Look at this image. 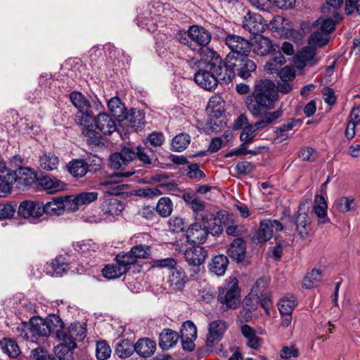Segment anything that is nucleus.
<instances>
[{
	"label": "nucleus",
	"instance_id": "3",
	"mask_svg": "<svg viewBox=\"0 0 360 360\" xmlns=\"http://www.w3.org/2000/svg\"><path fill=\"white\" fill-rule=\"evenodd\" d=\"M223 231V228L218 224V219H212L209 222L195 220L186 231L187 241L193 244L204 243L210 234L219 236Z\"/></svg>",
	"mask_w": 360,
	"mask_h": 360
},
{
	"label": "nucleus",
	"instance_id": "60",
	"mask_svg": "<svg viewBox=\"0 0 360 360\" xmlns=\"http://www.w3.org/2000/svg\"><path fill=\"white\" fill-rule=\"evenodd\" d=\"M212 117H214V115L211 114L210 117L206 122L203 124L202 129L206 134H210L213 131H218L220 130L222 126L221 121H217V118L214 120Z\"/></svg>",
	"mask_w": 360,
	"mask_h": 360
},
{
	"label": "nucleus",
	"instance_id": "2",
	"mask_svg": "<svg viewBox=\"0 0 360 360\" xmlns=\"http://www.w3.org/2000/svg\"><path fill=\"white\" fill-rule=\"evenodd\" d=\"M62 325V320L57 315L49 316L46 319L33 317L30 321L28 332H25L26 326L24 324L18 326V330L20 332V336L24 339L34 338L37 340L40 337L49 336L52 331L56 332V329L61 328Z\"/></svg>",
	"mask_w": 360,
	"mask_h": 360
},
{
	"label": "nucleus",
	"instance_id": "19",
	"mask_svg": "<svg viewBox=\"0 0 360 360\" xmlns=\"http://www.w3.org/2000/svg\"><path fill=\"white\" fill-rule=\"evenodd\" d=\"M38 184L47 193L53 194L65 190L66 184L62 181L49 175L40 177Z\"/></svg>",
	"mask_w": 360,
	"mask_h": 360
},
{
	"label": "nucleus",
	"instance_id": "31",
	"mask_svg": "<svg viewBox=\"0 0 360 360\" xmlns=\"http://www.w3.org/2000/svg\"><path fill=\"white\" fill-rule=\"evenodd\" d=\"M156 348L155 342L148 339H140L136 345H134L135 352L141 357L146 358L151 356Z\"/></svg>",
	"mask_w": 360,
	"mask_h": 360
},
{
	"label": "nucleus",
	"instance_id": "41",
	"mask_svg": "<svg viewBox=\"0 0 360 360\" xmlns=\"http://www.w3.org/2000/svg\"><path fill=\"white\" fill-rule=\"evenodd\" d=\"M0 346L9 357L17 358L20 353L18 344L11 338H3L0 341Z\"/></svg>",
	"mask_w": 360,
	"mask_h": 360
},
{
	"label": "nucleus",
	"instance_id": "57",
	"mask_svg": "<svg viewBox=\"0 0 360 360\" xmlns=\"http://www.w3.org/2000/svg\"><path fill=\"white\" fill-rule=\"evenodd\" d=\"M300 56L305 63L313 65L317 63L315 57V49L312 46H306L300 51Z\"/></svg>",
	"mask_w": 360,
	"mask_h": 360
},
{
	"label": "nucleus",
	"instance_id": "44",
	"mask_svg": "<svg viewBox=\"0 0 360 360\" xmlns=\"http://www.w3.org/2000/svg\"><path fill=\"white\" fill-rule=\"evenodd\" d=\"M125 269L117 264H107L102 270L103 276L108 279H115L125 274Z\"/></svg>",
	"mask_w": 360,
	"mask_h": 360
},
{
	"label": "nucleus",
	"instance_id": "32",
	"mask_svg": "<svg viewBox=\"0 0 360 360\" xmlns=\"http://www.w3.org/2000/svg\"><path fill=\"white\" fill-rule=\"evenodd\" d=\"M124 208L123 203L115 198L105 200L102 205V211L103 213L113 217L120 214Z\"/></svg>",
	"mask_w": 360,
	"mask_h": 360
},
{
	"label": "nucleus",
	"instance_id": "42",
	"mask_svg": "<svg viewBox=\"0 0 360 360\" xmlns=\"http://www.w3.org/2000/svg\"><path fill=\"white\" fill-rule=\"evenodd\" d=\"M70 99L79 112H87V110L91 109L89 101L79 92L71 93Z\"/></svg>",
	"mask_w": 360,
	"mask_h": 360
},
{
	"label": "nucleus",
	"instance_id": "21",
	"mask_svg": "<svg viewBox=\"0 0 360 360\" xmlns=\"http://www.w3.org/2000/svg\"><path fill=\"white\" fill-rule=\"evenodd\" d=\"M207 257V250L201 246H194L184 252L185 259L190 265L200 266L205 262Z\"/></svg>",
	"mask_w": 360,
	"mask_h": 360
},
{
	"label": "nucleus",
	"instance_id": "35",
	"mask_svg": "<svg viewBox=\"0 0 360 360\" xmlns=\"http://www.w3.org/2000/svg\"><path fill=\"white\" fill-rule=\"evenodd\" d=\"M257 55L264 56L268 54L272 49V44L269 39L263 36L255 38L251 44V49Z\"/></svg>",
	"mask_w": 360,
	"mask_h": 360
},
{
	"label": "nucleus",
	"instance_id": "48",
	"mask_svg": "<svg viewBox=\"0 0 360 360\" xmlns=\"http://www.w3.org/2000/svg\"><path fill=\"white\" fill-rule=\"evenodd\" d=\"M222 103L223 101L219 96H212L207 103V110L215 117H220L223 114Z\"/></svg>",
	"mask_w": 360,
	"mask_h": 360
},
{
	"label": "nucleus",
	"instance_id": "55",
	"mask_svg": "<svg viewBox=\"0 0 360 360\" xmlns=\"http://www.w3.org/2000/svg\"><path fill=\"white\" fill-rule=\"evenodd\" d=\"M111 349L105 341H99L96 344V355L98 360H106L110 356Z\"/></svg>",
	"mask_w": 360,
	"mask_h": 360
},
{
	"label": "nucleus",
	"instance_id": "58",
	"mask_svg": "<svg viewBox=\"0 0 360 360\" xmlns=\"http://www.w3.org/2000/svg\"><path fill=\"white\" fill-rule=\"evenodd\" d=\"M82 133L89 144H96L99 141L100 135L93 129L92 125H88L84 128Z\"/></svg>",
	"mask_w": 360,
	"mask_h": 360
},
{
	"label": "nucleus",
	"instance_id": "17",
	"mask_svg": "<svg viewBox=\"0 0 360 360\" xmlns=\"http://www.w3.org/2000/svg\"><path fill=\"white\" fill-rule=\"evenodd\" d=\"M307 204L305 202L300 205L296 219L297 230L302 238L308 235L310 229L311 221L307 215Z\"/></svg>",
	"mask_w": 360,
	"mask_h": 360
},
{
	"label": "nucleus",
	"instance_id": "24",
	"mask_svg": "<svg viewBox=\"0 0 360 360\" xmlns=\"http://www.w3.org/2000/svg\"><path fill=\"white\" fill-rule=\"evenodd\" d=\"M206 68L212 72L214 75L216 76L217 79H218V82L220 81L228 84L231 82V81H226L225 79L226 76H227V65H226V57L225 58L224 60L222 61L221 59L216 58L215 59H212L211 61L208 62L206 65Z\"/></svg>",
	"mask_w": 360,
	"mask_h": 360
},
{
	"label": "nucleus",
	"instance_id": "51",
	"mask_svg": "<svg viewBox=\"0 0 360 360\" xmlns=\"http://www.w3.org/2000/svg\"><path fill=\"white\" fill-rule=\"evenodd\" d=\"M328 35L319 30L311 34L309 39V44L314 46H323L328 43Z\"/></svg>",
	"mask_w": 360,
	"mask_h": 360
},
{
	"label": "nucleus",
	"instance_id": "8",
	"mask_svg": "<svg viewBox=\"0 0 360 360\" xmlns=\"http://www.w3.org/2000/svg\"><path fill=\"white\" fill-rule=\"evenodd\" d=\"M218 300L226 309H236L240 304L238 280L231 277L229 282L219 290Z\"/></svg>",
	"mask_w": 360,
	"mask_h": 360
},
{
	"label": "nucleus",
	"instance_id": "26",
	"mask_svg": "<svg viewBox=\"0 0 360 360\" xmlns=\"http://www.w3.org/2000/svg\"><path fill=\"white\" fill-rule=\"evenodd\" d=\"M94 121L96 128L104 134L110 135L116 130L114 119L107 113H100Z\"/></svg>",
	"mask_w": 360,
	"mask_h": 360
},
{
	"label": "nucleus",
	"instance_id": "5",
	"mask_svg": "<svg viewBox=\"0 0 360 360\" xmlns=\"http://www.w3.org/2000/svg\"><path fill=\"white\" fill-rule=\"evenodd\" d=\"M182 198L193 211L195 220L209 222L212 219H217L214 213L211 212L210 206L202 200L196 193L189 191L184 192Z\"/></svg>",
	"mask_w": 360,
	"mask_h": 360
},
{
	"label": "nucleus",
	"instance_id": "59",
	"mask_svg": "<svg viewBox=\"0 0 360 360\" xmlns=\"http://www.w3.org/2000/svg\"><path fill=\"white\" fill-rule=\"evenodd\" d=\"M259 295V305H261L265 311L269 314V311L272 304L269 292L266 290V288H260Z\"/></svg>",
	"mask_w": 360,
	"mask_h": 360
},
{
	"label": "nucleus",
	"instance_id": "43",
	"mask_svg": "<svg viewBox=\"0 0 360 360\" xmlns=\"http://www.w3.org/2000/svg\"><path fill=\"white\" fill-rule=\"evenodd\" d=\"M190 142L191 138L188 134H179L172 140V149L174 151L181 152L187 148Z\"/></svg>",
	"mask_w": 360,
	"mask_h": 360
},
{
	"label": "nucleus",
	"instance_id": "37",
	"mask_svg": "<svg viewBox=\"0 0 360 360\" xmlns=\"http://www.w3.org/2000/svg\"><path fill=\"white\" fill-rule=\"evenodd\" d=\"M39 166L46 171H52L57 169L59 164L58 157L52 153H46L39 157Z\"/></svg>",
	"mask_w": 360,
	"mask_h": 360
},
{
	"label": "nucleus",
	"instance_id": "25",
	"mask_svg": "<svg viewBox=\"0 0 360 360\" xmlns=\"http://www.w3.org/2000/svg\"><path fill=\"white\" fill-rule=\"evenodd\" d=\"M188 34L193 41L202 46H207L211 40L210 33L204 27L197 25L190 27Z\"/></svg>",
	"mask_w": 360,
	"mask_h": 360
},
{
	"label": "nucleus",
	"instance_id": "53",
	"mask_svg": "<svg viewBox=\"0 0 360 360\" xmlns=\"http://www.w3.org/2000/svg\"><path fill=\"white\" fill-rule=\"evenodd\" d=\"M180 332L181 338H197V328L191 321H186L182 324Z\"/></svg>",
	"mask_w": 360,
	"mask_h": 360
},
{
	"label": "nucleus",
	"instance_id": "38",
	"mask_svg": "<svg viewBox=\"0 0 360 360\" xmlns=\"http://www.w3.org/2000/svg\"><path fill=\"white\" fill-rule=\"evenodd\" d=\"M296 0H250L251 4L259 8L264 9L266 4L269 2L275 4L280 8L288 9L292 7Z\"/></svg>",
	"mask_w": 360,
	"mask_h": 360
},
{
	"label": "nucleus",
	"instance_id": "11",
	"mask_svg": "<svg viewBox=\"0 0 360 360\" xmlns=\"http://www.w3.org/2000/svg\"><path fill=\"white\" fill-rule=\"evenodd\" d=\"M135 158L136 153L131 148L124 147L120 152L110 155L109 165L115 169H122Z\"/></svg>",
	"mask_w": 360,
	"mask_h": 360
},
{
	"label": "nucleus",
	"instance_id": "56",
	"mask_svg": "<svg viewBox=\"0 0 360 360\" xmlns=\"http://www.w3.org/2000/svg\"><path fill=\"white\" fill-rule=\"evenodd\" d=\"M136 260L148 258L150 255V247L146 245H138L131 249Z\"/></svg>",
	"mask_w": 360,
	"mask_h": 360
},
{
	"label": "nucleus",
	"instance_id": "18",
	"mask_svg": "<svg viewBox=\"0 0 360 360\" xmlns=\"http://www.w3.org/2000/svg\"><path fill=\"white\" fill-rule=\"evenodd\" d=\"M194 79L200 87L209 91L214 89L218 84L216 76L207 68L196 72Z\"/></svg>",
	"mask_w": 360,
	"mask_h": 360
},
{
	"label": "nucleus",
	"instance_id": "39",
	"mask_svg": "<svg viewBox=\"0 0 360 360\" xmlns=\"http://www.w3.org/2000/svg\"><path fill=\"white\" fill-rule=\"evenodd\" d=\"M135 352L134 345L129 340H121L115 346V353L121 359L130 356Z\"/></svg>",
	"mask_w": 360,
	"mask_h": 360
},
{
	"label": "nucleus",
	"instance_id": "63",
	"mask_svg": "<svg viewBox=\"0 0 360 360\" xmlns=\"http://www.w3.org/2000/svg\"><path fill=\"white\" fill-rule=\"evenodd\" d=\"M92 118V112L90 110L87 112H79L76 115V122L80 126H83L86 128L88 125H91V121Z\"/></svg>",
	"mask_w": 360,
	"mask_h": 360
},
{
	"label": "nucleus",
	"instance_id": "29",
	"mask_svg": "<svg viewBox=\"0 0 360 360\" xmlns=\"http://www.w3.org/2000/svg\"><path fill=\"white\" fill-rule=\"evenodd\" d=\"M327 208L326 199L322 195H315L313 212L319 219V224H326L329 221L327 216Z\"/></svg>",
	"mask_w": 360,
	"mask_h": 360
},
{
	"label": "nucleus",
	"instance_id": "4",
	"mask_svg": "<svg viewBox=\"0 0 360 360\" xmlns=\"http://www.w3.org/2000/svg\"><path fill=\"white\" fill-rule=\"evenodd\" d=\"M226 65L228 70L224 78L226 81H232L236 77V74L243 79H247L251 76V73L255 72L257 65L254 61L246 58V56H240V58H233V54L226 56Z\"/></svg>",
	"mask_w": 360,
	"mask_h": 360
},
{
	"label": "nucleus",
	"instance_id": "50",
	"mask_svg": "<svg viewBox=\"0 0 360 360\" xmlns=\"http://www.w3.org/2000/svg\"><path fill=\"white\" fill-rule=\"evenodd\" d=\"M73 348H69L65 342H61L60 345L54 347L55 356L52 360H69L72 356Z\"/></svg>",
	"mask_w": 360,
	"mask_h": 360
},
{
	"label": "nucleus",
	"instance_id": "40",
	"mask_svg": "<svg viewBox=\"0 0 360 360\" xmlns=\"http://www.w3.org/2000/svg\"><path fill=\"white\" fill-rule=\"evenodd\" d=\"M89 168V163L82 160H75L69 163L68 171L75 177L84 176Z\"/></svg>",
	"mask_w": 360,
	"mask_h": 360
},
{
	"label": "nucleus",
	"instance_id": "28",
	"mask_svg": "<svg viewBox=\"0 0 360 360\" xmlns=\"http://www.w3.org/2000/svg\"><path fill=\"white\" fill-rule=\"evenodd\" d=\"M36 180V175L29 168L24 167L20 168L18 174H16V183L17 187L22 191H25L28 186L34 183Z\"/></svg>",
	"mask_w": 360,
	"mask_h": 360
},
{
	"label": "nucleus",
	"instance_id": "61",
	"mask_svg": "<svg viewBox=\"0 0 360 360\" xmlns=\"http://www.w3.org/2000/svg\"><path fill=\"white\" fill-rule=\"evenodd\" d=\"M353 202V198L342 197L335 201V206L338 211L344 213L352 209V204Z\"/></svg>",
	"mask_w": 360,
	"mask_h": 360
},
{
	"label": "nucleus",
	"instance_id": "22",
	"mask_svg": "<svg viewBox=\"0 0 360 360\" xmlns=\"http://www.w3.org/2000/svg\"><path fill=\"white\" fill-rule=\"evenodd\" d=\"M18 212L24 218H37L41 215V202L32 200L22 202L18 207Z\"/></svg>",
	"mask_w": 360,
	"mask_h": 360
},
{
	"label": "nucleus",
	"instance_id": "36",
	"mask_svg": "<svg viewBox=\"0 0 360 360\" xmlns=\"http://www.w3.org/2000/svg\"><path fill=\"white\" fill-rule=\"evenodd\" d=\"M109 110L119 121L124 120L126 111L123 103L117 97L112 98L108 103Z\"/></svg>",
	"mask_w": 360,
	"mask_h": 360
},
{
	"label": "nucleus",
	"instance_id": "34",
	"mask_svg": "<svg viewBox=\"0 0 360 360\" xmlns=\"http://www.w3.org/2000/svg\"><path fill=\"white\" fill-rule=\"evenodd\" d=\"M228 264V258L223 255H219L212 259L209 264V267L211 272L217 276H223L225 274Z\"/></svg>",
	"mask_w": 360,
	"mask_h": 360
},
{
	"label": "nucleus",
	"instance_id": "9",
	"mask_svg": "<svg viewBox=\"0 0 360 360\" xmlns=\"http://www.w3.org/2000/svg\"><path fill=\"white\" fill-rule=\"evenodd\" d=\"M283 229V224L276 219H263L259 223V228L256 232L255 240L264 243L270 240L277 232Z\"/></svg>",
	"mask_w": 360,
	"mask_h": 360
},
{
	"label": "nucleus",
	"instance_id": "45",
	"mask_svg": "<svg viewBox=\"0 0 360 360\" xmlns=\"http://www.w3.org/2000/svg\"><path fill=\"white\" fill-rule=\"evenodd\" d=\"M173 210V203L168 197L160 198L156 205L157 212L162 217H169Z\"/></svg>",
	"mask_w": 360,
	"mask_h": 360
},
{
	"label": "nucleus",
	"instance_id": "54",
	"mask_svg": "<svg viewBox=\"0 0 360 360\" xmlns=\"http://www.w3.org/2000/svg\"><path fill=\"white\" fill-rule=\"evenodd\" d=\"M339 21H337V19L334 18V20L331 18H319L316 23V26L319 27V30H322L326 34L328 35L332 31L335 30V25Z\"/></svg>",
	"mask_w": 360,
	"mask_h": 360
},
{
	"label": "nucleus",
	"instance_id": "10",
	"mask_svg": "<svg viewBox=\"0 0 360 360\" xmlns=\"http://www.w3.org/2000/svg\"><path fill=\"white\" fill-rule=\"evenodd\" d=\"M225 43L231 50L229 54H233V58L247 56L251 51V44L249 41L238 35H228Z\"/></svg>",
	"mask_w": 360,
	"mask_h": 360
},
{
	"label": "nucleus",
	"instance_id": "52",
	"mask_svg": "<svg viewBox=\"0 0 360 360\" xmlns=\"http://www.w3.org/2000/svg\"><path fill=\"white\" fill-rule=\"evenodd\" d=\"M117 264L125 269V272L128 271L129 266L134 264L136 260L131 251L126 253H120L115 257Z\"/></svg>",
	"mask_w": 360,
	"mask_h": 360
},
{
	"label": "nucleus",
	"instance_id": "64",
	"mask_svg": "<svg viewBox=\"0 0 360 360\" xmlns=\"http://www.w3.org/2000/svg\"><path fill=\"white\" fill-rule=\"evenodd\" d=\"M345 12L347 15H360V0H345Z\"/></svg>",
	"mask_w": 360,
	"mask_h": 360
},
{
	"label": "nucleus",
	"instance_id": "13",
	"mask_svg": "<svg viewBox=\"0 0 360 360\" xmlns=\"http://www.w3.org/2000/svg\"><path fill=\"white\" fill-rule=\"evenodd\" d=\"M41 215L44 213L51 216L61 215L65 209L68 210V196L53 198L44 205L41 203Z\"/></svg>",
	"mask_w": 360,
	"mask_h": 360
},
{
	"label": "nucleus",
	"instance_id": "33",
	"mask_svg": "<svg viewBox=\"0 0 360 360\" xmlns=\"http://www.w3.org/2000/svg\"><path fill=\"white\" fill-rule=\"evenodd\" d=\"M282 115V111L277 110L274 112L264 111L261 115L254 116L256 118H262L261 120L256 122L252 124L255 131L264 128L268 124H271L274 121L279 118Z\"/></svg>",
	"mask_w": 360,
	"mask_h": 360
},
{
	"label": "nucleus",
	"instance_id": "16",
	"mask_svg": "<svg viewBox=\"0 0 360 360\" xmlns=\"http://www.w3.org/2000/svg\"><path fill=\"white\" fill-rule=\"evenodd\" d=\"M265 26L263 18L259 14L248 13L244 16L243 27L252 34H259L263 32Z\"/></svg>",
	"mask_w": 360,
	"mask_h": 360
},
{
	"label": "nucleus",
	"instance_id": "23",
	"mask_svg": "<svg viewBox=\"0 0 360 360\" xmlns=\"http://www.w3.org/2000/svg\"><path fill=\"white\" fill-rule=\"evenodd\" d=\"M187 282L185 271L178 266L171 270L167 283L169 287L174 291L181 290Z\"/></svg>",
	"mask_w": 360,
	"mask_h": 360
},
{
	"label": "nucleus",
	"instance_id": "30",
	"mask_svg": "<svg viewBox=\"0 0 360 360\" xmlns=\"http://www.w3.org/2000/svg\"><path fill=\"white\" fill-rule=\"evenodd\" d=\"M16 180V172L8 170L0 174V197H5L11 191L13 184Z\"/></svg>",
	"mask_w": 360,
	"mask_h": 360
},
{
	"label": "nucleus",
	"instance_id": "62",
	"mask_svg": "<svg viewBox=\"0 0 360 360\" xmlns=\"http://www.w3.org/2000/svg\"><path fill=\"white\" fill-rule=\"evenodd\" d=\"M278 305L281 314L292 313L295 305V301L294 299L284 297L280 300Z\"/></svg>",
	"mask_w": 360,
	"mask_h": 360
},
{
	"label": "nucleus",
	"instance_id": "12",
	"mask_svg": "<svg viewBox=\"0 0 360 360\" xmlns=\"http://www.w3.org/2000/svg\"><path fill=\"white\" fill-rule=\"evenodd\" d=\"M97 192H82L74 196H68V211L76 212L82 205H89L98 198Z\"/></svg>",
	"mask_w": 360,
	"mask_h": 360
},
{
	"label": "nucleus",
	"instance_id": "15",
	"mask_svg": "<svg viewBox=\"0 0 360 360\" xmlns=\"http://www.w3.org/2000/svg\"><path fill=\"white\" fill-rule=\"evenodd\" d=\"M268 281L264 278H259L252 288L250 292L245 297L243 304L249 311H254L259 306L260 288H267Z\"/></svg>",
	"mask_w": 360,
	"mask_h": 360
},
{
	"label": "nucleus",
	"instance_id": "27",
	"mask_svg": "<svg viewBox=\"0 0 360 360\" xmlns=\"http://www.w3.org/2000/svg\"><path fill=\"white\" fill-rule=\"evenodd\" d=\"M179 333L172 329L165 328L159 335V346L164 350L173 347L179 341Z\"/></svg>",
	"mask_w": 360,
	"mask_h": 360
},
{
	"label": "nucleus",
	"instance_id": "6",
	"mask_svg": "<svg viewBox=\"0 0 360 360\" xmlns=\"http://www.w3.org/2000/svg\"><path fill=\"white\" fill-rule=\"evenodd\" d=\"M229 328V323L222 319L212 321L207 326V334L205 340V346L210 352H218L221 351V345L219 342L223 339Z\"/></svg>",
	"mask_w": 360,
	"mask_h": 360
},
{
	"label": "nucleus",
	"instance_id": "47",
	"mask_svg": "<svg viewBox=\"0 0 360 360\" xmlns=\"http://www.w3.org/2000/svg\"><path fill=\"white\" fill-rule=\"evenodd\" d=\"M343 3V0H326V6L323 7L322 13L324 14H331L337 21H340L341 18L338 12L341 5Z\"/></svg>",
	"mask_w": 360,
	"mask_h": 360
},
{
	"label": "nucleus",
	"instance_id": "1",
	"mask_svg": "<svg viewBox=\"0 0 360 360\" xmlns=\"http://www.w3.org/2000/svg\"><path fill=\"white\" fill-rule=\"evenodd\" d=\"M277 99L278 91L274 82L260 79L255 82L254 91L247 98L245 103L252 116H258L273 109Z\"/></svg>",
	"mask_w": 360,
	"mask_h": 360
},
{
	"label": "nucleus",
	"instance_id": "49",
	"mask_svg": "<svg viewBox=\"0 0 360 360\" xmlns=\"http://www.w3.org/2000/svg\"><path fill=\"white\" fill-rule=\"evenodd\" d=\"M131 128L137 130L142 128L144 124V115L140 110H134L129 115L126 113V117Z\"/></svg>",
	"mask_w": 360,
	"mask_h": 360
},
{
	"label": "nucleus",
	"instance_id": "20",
	"mask_svg": "<svg viewBox=\"0 0 360 360\" xmlns=\"http://www.w3.org/2000/svg\"><path fill=\"white\" fill-rule=\"evenodd\" d=\"M229 256L238 263L244 262L246 255V242L242 238H236L229 245Z\"/></svg>",
	"mask_w": 360,
	"mask_h": 360
},
{
	"label": "nucleus",
	"instance_id": "14",
	"mask_svg": "<svg viewBox=\"0 0 360 360\" xmlns=\"http://www.w3.org/2000/svg\"><path fill=\"white\" fill-rule=\"evenodd\" d=\"M134 172H115L110 175V179L101 181L99 185L106 188L105 192L111 195H118L124 192L125 187L124 184H121L119 181H114V177H129L132 175Z\"/></svg>",
	"mask_w": 360,
	"mask_h": 360
},
{
	"label": "nucleus",
	"instance_id": "46",
	"mask_svg": "<svg viewBox=\"0 0 360 360\" xmlns=\"http://www.w3.org/2000/svg\"><path fill=\"white\" fill-rule=\"evenodd\" d=\"M322 278L321 272L317 269H313L308 273L302 281V286L304 288L316 287Z\"/></svg>",
	"mask_w": 360,
	"mask_h": 360
},
{
	"label": "nucleus",
	"instance_id": "7",
	"mask_svg": "<svg viewBox=\"0 0 360 360\" xmlns=\"http://www.w3.org/2000/svg\"><path fill=\"white\" fill-rule=\"evenodd\" d=\"M56 336L59 341L65 342L69 348L75 349V342L80 341L85 337V328L79 323H75L66 329L63 323L61 328L56 329Z\"/></svg>",
	"mask_w": 360,
	"mask_h": 360
}]
</instances>
